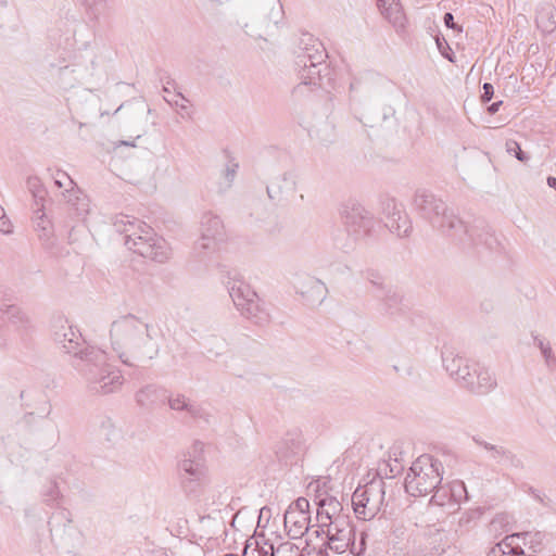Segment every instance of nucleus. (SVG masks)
<instances>
[{"instance_id":"nucleus-1","label":"nucleus","mask_w":556,"mask_h":556,"mask_svg":"<svg viewBox=\"0 0 556 556\" xmlns=\"http://www.w3.org/2000/svg\"><path fill=\"white\" fill-rule=\"evenodd\" d=\"M163 333L153 323L134 314L122 315L109 328L112 351L127 366L138 367L154 359L161 349Z\"/></svg>"},{"instance_id":"nucleus-2","label":"nucleus","mask_w":556,"mask_h":556,"mask_svg":"<svg viewBox=\"0 0 556 556\" xmlns=\"http://www.w3.org/2000/svg\"><path fill=\"white\" fill-rule=\"evenodd\" d=\"M415 206L420 216L427 219L431 226L442 233L458 238L464 241L463 233L468 236L475 244L486 243L488 239L477 233L476 229H468L463 222L450 210L446 204L426 191L418 192L415 197Z\"/></svg>"},{"instance_id":"nucleus-3","label":"nucleus","mask_w":556,"mask_h":556,"mask_svg":"<svg viewBox=\"0 0 556 556\" xmlns=\"http://www.w3.org/2000/svg\"><path fill=\"white\" fill-rule=\"evenodd\" d=\"M113 225L117 231L125 235V245L129 250L159 263L168 258L166 242L157 238L146 223L127 214H118L114 217Z\"/></svg>"},{"instance_id":"nucleus-4","label":"nucleus","mask_w":556,"mask_h":556,"mask_svg":"<svg viewBox=\"0 0 556 556\" xmlns=\"http://www.w3.org/2000/svg\"><path fill=\"white\" fill-rule=\"evenodd\" d=\"M77 368L93 392L112 393L123 384L121 370L109 362L108 353L102 349L90 352L83 364H77Z\"/></svg>"},{"instance_id":"nucleus-5","label":"nucleus","mask_w":556,"mask_h":556,"mask_svg":"<svg viewBox=\"0 0 556 556\" xmlns=\"http://www.w3.org/2000/svg\"><path fill=\"white\" fill-rule=\"evenodd\" d=\"M442 463L431 455L419 456L405 477V490L413 496L432 492L442 481Z\"/></svg>"},{"instance_id":"nucleus-6","label":"nucleus","mask_w":556,"mask_h":556,"mask_svg":"<svg viewBox=\"0 0 556 556\" xmlns=\"http://www.w3.org/2000/svg\"><path fill=\"white\" fill-rule=\"evenodd\" d=\"M227 288L233 304L241 314L254 324L262 325L269 320V315L264 308L257 293L239 275L230 277Z\"/></svg>"},{"instance_id":"nucleus-7","label":"nucleus","mask_w":556,"mask_h":556,"mask_svg":"<svg viewBox=\"0 0 556 556\" xmlns=\"http://www.w3.org/2000/svg\"><path fill=\"white\" fill-rule=\"evenodd\" d=\"M51 329L54 342L80 364L87 359L90 352L99 350V348L87 344L79 329L63 317L54 319Z\"/></svg>"},{"instance_id":"nucleus-8","label":"nucleus","mask_w":556,"mask_h":556,"mask_svg":"<svg viewBox=\"0 0 556 556\" xmlns=\"http://www.w3.org/2000/svg\"><path fill=\"white\" fill-rule=\"evenodd\" d=\"M340 217L348 235L355 241H363L370 236L375 227L374 216L361 203L348 201L340 207Z\"/></svg>"},{"instance_id":"nucleus-9","label":"nucleus","mask_w":556,"mask_h":556,"mask_svg":"<svg viewBox=\"0 0 556 556\" xmlns=\"http://www.w3.org/2000/svg\"><path fill=\"white\" fill-rule=\"evenodd\" d=\"M384 493V482L380 479L357 488L352 495L355 515L363 520L372 519L383 505Z\"/></svg>"},{"instance_id":"nucleus-10","label":"nucleus","mask_w":556,"mask_h":556,"mask_svg":"<svg viewBox=\"0 0 556 556\" xmlns=\"http://www.w3.org/2000/svg\"><path fill=\"white\" fill-rule=\"evenodd\" d=\"M327 536L326 548L341 555L350 552L355 540V531L349 517H340L332 522L324 523V531Z\"/></svg>"},{"instance_id":"nucleus-11","label":"nucleus","mask_w":556,"mask_h":556,"mask_svg":"<svg viewBox=\"0 0 556 556\" xmlns=\"http://www.w3.org/2000/svg\"><path fill=\"white\" fill-rule=\"evenodd\" d=\"M225 240V227L219 216L205 213L201 219L200 238L195 249L200 253H212Z\"/></svg>"},{"instance_id":"nucleus-12","label":"nucleus","mask_w":556,"mask_h":556,"mask_svg":"<svg viewBox=\"0 0 556 556\" xmlns=\"http://www.w3.org/2000/svg\"><path fill=\"white\" fill-rule=\"evenodd\" d=\"M50 533L65 547H74L79 542L80 532L73 522V515L66 508L55 510L49 520Z\"/></svg>"},{"instance_id":"nucleus-13","label":"nucleus","mask_w":556,"mask_h":556,"mask_svg":"<svg viewBox=\"0 0 556 556\" xmlns=\"http://www.w3.org/2000/svg\"><path fill=\"white\" fill-rule=\"evenodd\" d=\"M309 503L299 497L285 513V529L291 539H301L309 529Z\"/></svg>"},{"instance_id":"nucleus-14","label":"nucleus","mask_w":556,"mask_h":556,"mask_svg":"<svg viewBox=\"0 0 556 556\" xmlns=\"http://www.w3.org/2000/svg\"><path fill=\"white\" fill-rule=\"evenodd\" d=\"M465 376L466 378H464L460 386L477 395L489 394L497 386L494 374L479 363H472Z\"/></svg>"},{"instance_id":"nucleus-15","label":"nucleus","mask_w":556,"mask_h":556,"mask_svg":"<svg viewBox=\"0 0 556 556\" xmlns=\"http://www.w3.org/2000/svg\"><path fill=\"white\" fill-rule=\"evenodd\" d=\"M383 216L386 227L399 237H406L410 232L412 224L403 205L394 199L383 202Z\"/></svg>"},{"instance_id":"nucleus-16","label":"nucleus","mask_w":556,"mask_h":556,"mask_svg":"<svg viewBox=\"0 0 556 556\" xmlns=\"http://www.w3.org/2000/svg\"><path fill=\"white\" fill-rule=\"evenodd\" d=\"M68 179L71 188H66L63 197L68 205L70 214L78 220L86 222L91 212L90 199L80 189L75 187V182L67 174L63 175Z\"/></svg>"},{"instance_id":"nucleus-17","label":"nucleus","mask_w":556,"mask_h":556,"mask_svg":"<svg viewBox=\"0 0 556 556\" xmlns=\"http://www.w3.org/2000/svg\"><path fill=\"white\" fill-rule=\"evenodd\" d=\"M29 323L28 316L17 306H0V340L11 331H17Z\"/></svg>"},{"instance_id":"nucleus-18","label":"nucleus","mask_w":556,"mask_h":556,"mask_svg":"<svg viewBox=\"0 0 556 556\" xmlns=\"http://www.w3.org/2000/svg\"><path fill=\"white\" fill-rule=\"evenodd\" d=\"M296 290L309 305L320 304L327 294L326 285L321 280L311 276L301 278L296 282Z\"/></svg>"},{"instance_id":"nucleus-19","label":"nucleus","mask_w":556,"mask_h":556,"mask_svg":"<svg viewBox=\"0 0 556 556\" xmlns=\"http://www.w3.org/2000/svg\"><path fill=\"white\" fill-rule=\"evenodd\" d=\"M442 362L443 367L445 368L447 374L459 384L462 383L464 378H466L465 372L472 364L471 362L456 354L452 350H445L442 352Z\"/></svg>"},{"instance_id":"nucleus-20","label":"nucleus","mask_w":556,"mask_h":556,"mask_svg":"<svg viewBox=\"0 0 556 556\" xmlns=\"http://www.w3.org/2000/svg\"><path fill=\"white\" fill-rule=\"evenodd\" d=\"M166 397V390L163 387L153 383L142 387L136 393L137 404L144 408H153L159 404L164 403Z\"/></svg>"},{"instance_id":"nucleus-21","label":"nucleus","mask_w":556,"mask_h":556,"mask_svg":"<svg viewBox=\"0 0 556 556\" xmlns=\"http://www.w3.org/2000/svg\"><path fill=\"white\" fill-rule=\"evenodd\" d=\"M341 503L332 496H326L318 501L317 519L319 528L324 531V523L332 522L340 517H348L341 514Z\"/></svg>"},{"instance_id":"nucleus-22","label":"nucleus","mask_w":556,"mask_h":556,"mask_svg":"<svg viewBox=\"0 0 556 556\" xmlns=\"http://www.w3.org/2000/svg\"><path fill=\"white\" fill-rule=\"evenodd\" d=\"M303 445V437L300 430L288 431L276 445V454L281 458H288L299 453Z\"/></svg>"},{"instance_id":"nucleus-23","label":"nucleus","mask_w":556,"mask_h":556,"mask_svg":"<svg viewBox=\"0 0 556 556\" xmlns=\"http://www.w3.org/2000/svg\"><path fill=\"white\" fill-rule=\"evenodd\" d=\"M166 399L173 410L186 412L191 418H204L206 415L199 405L191 403L184 394H170Z\"/></svg>"},{"instance_id":"nucleus-24","label":"nucleus","mask_w":556,"mask_h":556,"mask_svg":"<svg viewBox=\"0 0 556 556\" xmlns=\"http://www.w3.org/2000/svg\"><path fill=\"white\" fill-rule=\"evenodd\" d=\"M326 53L324 49H316L314 53L305 52L298 56V64L302 67H308L309 70H317L318 79H321V73L329 74V68L325 63Z\"/></svg>"},{"instance_id":"nucleus-25","label":"nucleus","mask_w":556,"mask_h":556,"mask_svg":"<svg viewBox=\"0 0 556 556\" xmlns=\"http://www.w3.org/2000/svg\"><path fill=\"white\" fill-rule=\"evenodd\" d=\"M376 298L380 302L381 309L387 314H393L402 302V294L391 285L376 293Z\"/></svg>"},{"instance_id":"nucleus-26","label":"nucleus","mask_w":556,"mask_h":556,"mask_svg":"<svg viewBox=\"0 0 556 556\" xmlns=\"http://www.w3.org/2000/svg\"><path fill=\"white\" fill-rule=\"evenodd\" d=\"M519 539V534L506 536L503 541L495 544L486 556H520L523 551L515 545V540Z\"/></svg>"},{"instance_id":"nucleus-27","label":"nucleus","mask_w":556,"mask_h":556,"mask_svg":"<svg viewBox=\"0 0 556 556\" xmlns=\"http://www.w3.org/2000/svg\"><path fill=\"white\" fill-rule=\"evenodd\" d=\"M295 187L294 175L290 172L283 173L267 186V193L270 199L277 198L283 191H293Z\"/></svg>"},{"instance_id":"nucleus-28","label":"nucleus","mask_w":556,"mask_h":556,"mask_svg":"<svg viewBox=\"0 0 556 556\" xmlns=\"http://www.w3.org/2000/svg\"><path fill=\"white\" fill-rule=\"evenodd\" d=\"M180 472L184 479L200 481L206 475V468L201 460L184 459L180 463Z\"/></svg>"},{"instance_id":"nucleus-29","label":"nucleus","mask_w":556,"mask_h":556,"mask_svg":"<svg viewBox=\"0 0 556 556\" xmlns=\"http://www.w3.org/2000/svg\"><path fill=\"white\" fill-rule=\"evenodd\" d=\"M34 208V225L35 229L38 232L41 239H49L52 235V225L51 222L47 218L45 214V205L35 206Z\"/></svg>"},{"instance_id":"nucleus-30","label":"nucleus","mask_w":556,"mask_h":556,"mask_svg":"<svg viewBox=\"0 0 556 556\" xmlns=\"http://www.w3.org/2000/svg\"><path fill=\"white\" fill-rule=\"evenodd\" d=\"M383 17L396 29V31L403 30L406 25V16L403 12L401 3L393 7H386L380 10Z\"/></svg>"},{"instance_id":"nucleus-31","label":"nucleus","mask_w":556,"mask_h":556,"mask_svg":"<svg viewBox=\"0 0 556 556\" xmlns=\"http://www.w3.org/2000/svg\"><path fill=\"white\" fill-rule=\"evenodd\" d=\"M27 188L34 198L33 207L45 205L47 190L45 189L41 180L38 177H29L27 179Z\"/></svg>"},{"instance_id":"nucleus-32","label":"nucleus","mask_w":556,"mask_h":556,"mask_svg":"<svg viewBox=\"0 0 556 556\" xmlns=\"http://www.w3.org/2000/svg\"><path fill=\"white\" fill-rule=\"evenodd\" d=\"M534 343L539 348L544 358L545 366L549 369L556 367V356L552 350L549 342L543 338L534 337Z\"/></svg>"},{"instance_id":"nucleus-33","label":"nucleus","mask_w":556,"mask_h":556,"mask_svg":"<svg viewBox=\"0 0 556 556\" xmlns=\"http://www.w3.org/2000/svg\"><path fill=\"white\" fill-rule=\"evenodd\" d=\"M74 74L75 70L70 67L68 65L60 67L58 71L59 85L64 89L73 88L77 83Z\"/></svg>"},{"instance_id":"nucleus-34","label":"nucleus","mask_w":556,"mask_h":556,"mask_svg":"<svg viewBox=\"0 0 556 556\" xmlns=\"http://www.w3.org/2000/svg\"><path fill=\"white\" fill-rule=\"evenodd\" d=\"M447 489L453 506L468 498L467 490L463 481H454L451 485H447Z\"/></svg>"},{"instance_id":"nucleus-35","label":"nucleus","mask_w":556,"mask_h":556,"mask_svg":"<svg viewBox=\"0 0 556 556\" xmlns=\"http://www.w3.org/2000/svg\"><path fill=\"white\" fill-rule=\"evenodd\" d=\"M316 71L317 70L311 68V72H309V66L308 67H303V71L301 73V78L303 79V84L304 85H313V86H318L320 88H325L327 86V84L325 83V76L328 75V74L326 73L324 75L321 73V79L319 80Z\"/></svg>"},{"instance_id":"nucleus-36","label":"nucleus","mask_w":556,"mask_h":556,"mask_svg":"<svg viewBox=\"0 0 556 556\" xmlns=\"http://www.w3.org/2000/svg\"><path fill=\"white\" fill-rule=\"evenodd\" d=\"M431 497V503L438 506H453L447 485H438Z\"/></svg>"},{"instance_id":"nucleus-37","label":"nucleus","mask_w":556,"mask_h":556,"mask_svg":"<svg viewBox=\"0 0 556 556\" xmlns=\"http://www.w3.org/2000/svg\"><path fill=\"white\" fill-rule=\"evenodd\" d=\"M269 556H304L301 554L299 547L292 543H282L276 548H274L273 545H269Z\"/></svg>"},{"instance_id":"nucleus-38","label":"nucleus","mask_w":556,"mask_h":556,"mask_svg":"<svg viewBox=\"0 0 556 556\" xmlns=\"http://www.w3.org/2000/svg\"><path fill=\"white\" fill-rule=\"evenodd\" d=\"M366 280L376 289V293H379L390 286L383 276L374 270H368L366 273Z\"/></svg>"},{"instance_id":"nucleus-39","label":"nucleus","mask_w":556,"mask_h":556,"mask_svg":"<svg viewBox=\"0 0 556 556\" xmlns=\"http://www.w3.org/2000/svg\"><path fill=\"white\" fill-rule=\"evenodd\" d=\"M164 99L167 103L180 109L182 112L186 113V115L189 116V112H188L189 101L181 93H176L173 96L169 94L168 97H164Z\"/></svg>"},{"instance_id":"nucleus-40","label":"nucleus","mask_w":556,"mask_h":556,"mask_svg":"<svg viewBox=\"0 0 556 556\" xmlns=\"http://www.w3.org/2000/svg\"><path fill=\"white\" fill-rule=\"evenodd\" d=\"M366 538H367V534L365 532H362L361 535H359V542L356 544L355 543V540L353 541L351 547H350V553L353 555V556H362L365 551H366Z\"/></svg>"},{"instance_id":"nucleus-41","label":"nucleus","mask_w":556,"mask_h":556,"mask_svg":"<svg viewBox=\"0 0 556 556\" xmlns=\"http://www.w3.org/2000/svg\"><path fill=\"white\" fill-rule=\"evenodd\" d=\"M506 150L509 154H514L517 160L521 162L528 161V156L522 152L520 146L516 141H508L506 143Z\"/></svg>"},{"instance_id":"nucleus-42","label":"nucleus","mask_w":556,"mask_h":556,"mask_svg":"<svg viewBox=\"0 0 556 556\" xmlns=\"http://www.w3.org/2000/svg\"><path fill=\"white\" fill-rule=\"evenodd\" d=\"M236 172H237V165L233 164V165H229L225 168V170L223 172V179H224V187L223 189H227L231 186L233 179H235V176H236Z\"/></svg>"},{"instance_id":"nucleus-43","label":"nucleus","mask_w":556,"mask_h":556,"mask_svg":"<svg viewBox=\"0 0 556 556\" xmlns=\"http://www.w3.org/2000/svg\"><path fill=\"white\" fill-rule=\"evenodd\" d=\"M317 136L321 141H331L334 136V125L332 123H326L324 134L317 130Z\"/></svg>"},{"instance_id":"nucleus-44","label":"nucleus","mask_w":556,"mask_h":556,"mask_svg":"<svg viewBox=\"0 0 556 556\" xmlns=\"http://www.w3.org/2000/svg\"><path fill=\"white\" fill-rule=\"evenodd\" d=\"M0 232L11 233L12 225L9 218L5 216L3 207L0 205Z\"/></svg>"},{"instance_id":"nucleus-45","label":"nucleus","mask_w":556,"mask_h":556,"mask_svg":"<svg viewBox=\"0 0 556 556\" xmlns=\"http://www.w3.org/2000/svg\"><path fill=\"white\" fill-rule=\"evenodd\" d=\"M482 94H481V101L482 102H489L492 97H493V93H494V88H493V85L490 84V83H484L483 86H482Z\"/></svg>"},{"instance_id":"nucleus-46","label":"nucleus","mask_w":556,"mask_h":556,"mask_svg":"<svg viewBox=\"0 0 556 556\" xmlns=\"http://www.w3.org/2000/svg\"><path fill=\"white\" fill-rule=\"evenodd\" d=\"M64 174H65V173L59 174V176H60V177H56V178L54 179V184H55V186H58L59 188H63V187H67V186L71 188V186L68 185V179H67L66 177H64V176H63Z\"/></svg>"},{"instance_id":"nucleus-47","label":"nucleus","mask_w":556,"mask_h":556,"mask_svg":"<svg viewBox=\"0 0 556 556\" xmlns=\"http://www.w3.org/2000/svg\"><path fill=\"white\" fill-rule=\"evenodd\" d=\"M400 3L399 0H377V4L379 10L384 9L386 7H393L395 4Z\"/></svg>"},{"instance_id":"nucleus-48","label":"nucleus","mask_w":556,"mask_h":556,"mask_svg":"<svg viewBox=\"0 0 556 556\" xmlns=\"http://www.w3.org/2000/svg\"><path fill=\"white\" fill-rule=\"evenodd\" d=\"M444 24L446 27L448 28H455L456 27V24L454 23V16L452 13L447 12L444 14Z\"/></svg>"},{"instance_id":"nucleus-49","label":"nucleus","mask_w":556,"mask_h":556,"mask_svg":"<svg viewBox=\"0 0 556 556\" xmlns=\"http://www.w3.org/2000/svg\"><path fill=\"white\" fill-rule=\"evenodd\" d=\"M490 451L493 452V457L504 456L506 454L505 450L502 446L490 445Z\"/></svg>"},{"instance_id":"nucleus-50","label":"nucleus","mask_w":556,"mask_h":556,"mask_svg":"<svg viewBox=\"0 0 556 556\" xmlns=\"http://www.w3.org/2000/svg\"><path fill=\"white\" fill-rule=\"evenodd\" d=\"M502 104H503V101H497V102L492 103L491 105L488 106V112L490 114H495L500 110Z\"/></svg>"},{"instance_id":"nucleus-51","label":"nucleus","mask_w":556,"mask_h":556,"mask_svg":"<svg viewBox=\"0 0 556 556\" xmlns=\"http://www.w3.org/2000/svg\"><path fill=\"white\" fill-rule=\"evenodd\" d=\"M547 185L548 187L556 189V177L549 176L547 178Z\"/></svg>"},{"instance_id":"nucleus-52","label":"nucleus","mask_w":556,"mask_h":556,"mask_svg":"<svg viewBox=\"0 0 556 556\" xmlns=\"http://www.w3.org/2000/svg\"><path fill=\"white\" fill-rule=\"evenodd\" d=\"M485 450L490 451V443H486V442H482L480 443Z\"/></svg>"},{"instance_id":"nucleus-53","label":"nucleus","mask_w":556,"mask_h":556,"mask_svg":"<svg viewBox=\"0 0 556 556\" xmlns=\"http://www.w3.org/2000/svg\"><path fill=\"white\" fill-rule=\"evenodd\" d=\"M0 4L1 7H7L9 4V0H1Z\"/></svg>"},{"instance_id":"nucleus-54","label":"nucleus","mask_w":556,"mask_h":556,"mask_svg":"<svg viewBox=\"0 0 556 556\" xmlns=\"http://www.w3.org/2000/svg\"><path fill=\"white\" fill-rule=\"evenodd\" d=\"M56 496H58V492L55 491V492H53V494H52V500H55V498H56Z\"/></svg>"},{"instance_id":"nucleus-55","label":"nucleus","mask_w":556,"mask_h":556,"mask_svg":"<svg viewBox=\"0 0 556 556\" xmlns=\"http://www.w3.org/2000/svg\"><path fill=\"white\" fill-rule=\"evenodd\" d=\"M354 86H355L354 83H352L350 86L351 90L354 89Z\"/></svg>"}]
</instances>
